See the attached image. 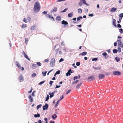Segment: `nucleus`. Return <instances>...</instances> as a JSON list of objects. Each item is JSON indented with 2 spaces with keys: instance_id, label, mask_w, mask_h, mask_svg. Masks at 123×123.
Here are the masks:
<instances>
[{
  "instance_id": "1",
  "label": "nucleus",
  "mask_w": 123,
  "mask_h": 123,
  "mask_svg": "<svg viewBox=\"0 0 123 123\" xmlns=\"http://www.w3.org/2000/svg\"><path fill=\"white\" fill-rule=\"evenodd\" d=\"M40 9V6L39 3L38 1L36 2L34 5L33 8L34 12L37 13L39 11Z\"/></svg>"
},
{
  "instance_id": "2",
  "label": "nucleus",
  "mask_w": 123,
  "mask_h": 123,
  "mask_svg": "<svg viewBox=\"0 0 123 123\" xmlns=\"http://www.w3.org/2000/svg\"><path fill=\"white\" fill-rule=\"evenodd\" d=\"M55 63V59L53 58L51 59L50 63V65L51 67H53Z\"/></svg>"
},
{
  "instance_id": "3",
  "label": "nucleus",
  "mask_w": 123,
  "mask_h": 123,
  "mask_svg": "<svg viewBox=\"0 0 123 123\" xmlns=\"http://www.w3.org/2000/svg\"><path fill=\"white\" fill-rule=\"evenodd\" d=\"M113 74L115 75H119L121 74V73L118 71H115L113 72Z\"/></svg>"
},
{
  "instance_id": "4",
  "label": "nucleus",
  "mask_w": 123,
  "mask_h": 123,
  "mask_svg": "<svg viewBox=\"0 0 123 123\" xmlns=\"http://www.w3.org/2000/svg\"><path fill=\"white\" fill-rule=\"evenodd\" d=\"M118 43V46H120L122 48L123 47V45L121 40H117Z\"/></svg>"
},
{
  "instance_id": "5",
  "label": "nucleus",
  "mask_w": 123,
  "mask_h": 123,
  "mask_svg": "<svg viewBox=\"0 0 123 123\" xmlns=\"http://www.w3.org/2000/svg\"><path fill=\"white\" fill-rule=\"evenodd\" d=\"M73 72H72L71 69H70L68 71L67 73H66V75L67 76H68L71 75V73H73Z\"/></svg>"
},
{
  "instance_id": "6",
  "label": "nucleus",
  "mask_w": 123,
  "mask_h": 123,
  "mask_svg": "<svg viewBox=\"0 0 123 123\" xmlns=\"http://www.w3.org/2000/svg\"><path fill=\"white\" fill-rule=\"evenodd\" d=\"M48 106L49 105L48 104H47L46 103L45 105L43 107V111H44L45 110H47L48 108Z\"/></svg>"
},
{
  "instance_id": "7",
  "label": "nucleus",
  "mask_w": 123,
  "mask_h": 123,
  "mask_svg": "<svg viewBox=\"0 0 123 123\" xmlns=\"http://www.w3.org/2000/svg\"><path fill=\"white\" fill-rule=\"evenodd\" d=\"M93 76L94 75H93L90 76L88 77V79L91 81L95 79Z\"/></svg>"
},
{
  "instance_id": "8",
  "label": "nucleus",
  "mask_w": 123,
  "mask_h": 123,
  "mask_svg": "<svg viewBox=\"0 0 123 123\" xmlns=\"http://www.w3.org/2000/svg\"><path fill=\"white\" fill-rule=\"evenodd\" d=\"M23 55L24 56L25 58L28 59V60L30 61V58L28 57L27 55L24 51H23Z\"/></svg>"
},
{
  "instance_id": "9",
  "label": "nucleus",
  "mask_w": 123,
  "mask_h": 123,
  "mask_svg": "<svg viewBox=\"0 0 123 123\" xmlns=\"http://www.w3.org/2000/svg\"><path fill=\"white\" fill-rule=\"evenodd\" d=\"M28 98L30 100V101L31 102H32L33 100V98L31 95H29L28 96Z\"/></svg>"
},
{
  "instance_id": "10",
  "label": "nucleus",
  "mask_w": 123,
  "mask_h": 123,
  "mask_svg": "<svg viewBox=\"0 0 123 123\" xmlns=\"http://www.w3.org/2000/svg\"><path fill=\"white\" fill-rule=\"evenodd\" d=\"M19 80L20 82H22L24 80L23 77L22 76V74L19 75Z\"/></svg>"
},
{
  "instance_id": "11",
  "label": "nucleus",
  "mask_w": 123,
  "mask_h": 123,
  "mask_svg": "<svg viewBox=\"0 0 123 123\" xmlns=\"http://www.w3.org/2000/svg\"><path fill=\"white\" fill-rule=\"evenodd\" d=\"M15 63L16 65V66L18 67L19 68H21V66L19 64L18 62L17 61H16L15 62Z\"/></svg>"
},
{
  "instance_id": "12",
  "label": "nucleus",
  "mask_w": 123,
  "mask_h": 123,
  "mask_svg": "<svg viewBox=\"0 0 123 123\" xmlns=\"http://www.w3.org/2000/svg\"><path fill=\"white\" fill-rule=\"evenodd\" d=\"M117 8L115 7H113L110 10V12H113L115 11Z\"/></svg>"
},
{
  "instance_id": "13",
  "label": "nucleus",
  "mask_w": 123,
  "mask_h": 123,
  "mask_svg": "<svg viewBox=\"0 0 123 123\" xmlns=\"http://www.w3.org/2000/svg\"><path fill=\"white\" fill-rule=\"evenodd\" d=\"M57 10V8L56 7H55L54 9L51 11V13L55 12Z\"/></svg>"
},
{
  "instance_id": "14",
  "label": "nucleus",
  "mask_w": 123,
  "mask_h": 123,
  "mask_svg": "<svg viewBox=\"0 0 123 123\" xmlns=\"http://www.w3.org/2000/svg\"><path fill=\"white\" fill-rule=\"evenodd\" d=\"M87 54V52L86 51H84L81 53H80L79 54V55L82 56H85Z\"/></svg>"
},
{
  "instance_id": "15",
  "label": "nucleus",
  "mask_w": 123,
  "mask_h": 123,
  "mask_svg": "<svg viewBox=\"0 0 123 123\" xmlns=\"http://www.w3.org/2000/svg\"><path fill=\"white\" fill-rule=\"evenodd\" d=\"M80 1L82 2V3L87 6H89V4L86 3L85 0H80Z\"/></svg>"
},
{
  "instance_id": "16",
  "label": "nucleus",
  "mask_w": 123,
  "mask_h": 123,
  "mask_svg": "<svg viewBox=\"0 0 123 123\" xmlns=\"http://www.w3.org/2000/svg\"><path fill=\"white\" fill-rule=\"evenodd\" d=\"M105 77V75L102 74H100L99 76V78L100 79H103Z\"/></svg>"
},
{
  "instance_id": "17",
  "label": "nucleus",
  "mask_w": 123,
  "mask_h": 123,
  "mask_svg": "<svg viewBox=\"0 0 123 123\" xmlns=\"http://www.w3.org/2000/svg\"><path fill=\"white\" fill-rule=\"evenodd\" d=\"M57 116L55 114H54L52 116V118L54 120H55L57 117Z\"/></svg>"
},
{
  "instance_id": "18",
  "label": "nucleus",
  "mask_w": 123,
  "mask_h": 123,
  "mask_svg": "<svg viewBox=\"0 0 123 123\" xmlns=\"http://www.w3.org/2000/svg\"><path fill=\"white\" fill-rule=\"evenodd\" d=\"M62 24L63 25H67L68 24V23L67 21L63 20L62 22Z\"/></svg>"
},
{
  "instance_id": "19",
  "label": "nucleus",
  "mask_w": 123,
  "mask_h": 123,
  "mask_svg": "<svg viewBox=\"0 0 123 123\" xmlns=\"http://www.w3.org/2000/svg\"><path fill=\"white\" fill-rule=\"evenodd\" d=\"M82 84V83H78L76 87V88L77 89H79L81 86Z\"/></svg>"
},
{
  "instance_id": "20",
  "label": "nucleus",
  "mask_w": 123,
  "mask_h": 123,
  "mask_svg": "<svg viewBox=\"0 0 123 123\" xmlns=\"http://www.w3.org/2000/svg\"><path fill=\"white\" fill-rule=\"evenodd\" d=\"M92 68L95 69L96 70H100L101 68V67L99 66L97 67H95L94 66H93Z\"/></svg>"
},
{
  "instance_id": "21",
  "label": "nucleus",
  "mask_w": 123,
  "mask_h": 123,
  "mask_svg": "<svg viewBox=\"0 0 123 123\" xmlns=\"http://www.w3.org/2000/svg\"><path fill=\"white\" fill-rule=\"evenodd\" d=\"M40 115L38 113H37V114H35L34 115V117L36 118L39 117H40Z\"/></svg>"
},
{
  "instance_id": "22",
  "label": "nucleus",
  "mask_w": 123,
  "mask_h": 123,
  "mask_svg": "<svg viewBox=\"0 0 123 123\" xmlns=\"http://www.w3.org/2000/svg\"><path fill=\"white\" fill-rule=\"evenodd\" d=\"M116 20L114 19H113V24L115 27H117V26L116 24Z\"/></svg>"
},
{
  "instance_id": "23",
  "label": "nucleus",
  "mask_w": 123,
  "mask_h": 123,
  "mask_svg": "<svg viewBox=\"0 0 123 123\" xmlns=\"http://www.w3.org/2000/svg\"><path fill=\"white\" fill-rule=\"evenodd\" d=\"M49 94L50 95V98H51L54 96V93L52 92V93L49 92Z\"/></svg>"
},
{
  "instance_id": "24",
  "label": "nucleus",
  "mask_w": 123,
  "mask_h": 123,
  "mask_svg": "<svg viewBox=\"0 0 123 123\" xmlns=\"http://www.w3.org/2000/svg\"><path fill=\"white\" fill-rule=\"evenodd\" d=\"M47 72V71H45L44 72L43 71L42 72V74L44 76H45L46 75V74Z\"/></svg>"
},
{
  "instance_id": "25",
  "label": "nucleus",
  "mask_w": 123,
  "mask_h": 123,
  "mask_svg": "<svg viewBox=\"0 0 123 123\" xmlns=\"http://www.w3.org/2000/svg\"><path fill=\"white\" fill-rule=\"evenodd\" d=\"M82 19V17L81 16H80L77 18V21H79L80 19Z\"/></svg>"
},
{
  "instance_id": "26",
  "label": "nucleus",
  "mask_w": 123,
  "mask_h": 123,
  "mask_svg": "<svg viewBox=\"0 0 123 123\" xmlns=\"http://www.w3.org/2000/svg\"><path fill=\"white\" fill-rule=\"evenodd\" d=\"M56 19L59 21H60L61 19V17L60 16H58L56 17Z\"/></svg>"
},
{
  "instance_id": "27",
  "label": "nucleus",
  "mask_w": 123,
  "mask_h": 123,
  "mask_svg": "<svg viewBox=\"0 0 123 123\" xmlns=\"http://www.w3.org/2000/svg\"><path fill=\"white\" fill-rule=\"evenodd\" d=\"M36 26L34 25L31 27L30 29L31 30H33L36 29Z\"/></svg>"
},
{
  "instance_id": "28",
  "label": "nucleus",
  "mask_w": 123,
  "mask_h": 123,
  "mask_svg": "<svg viewBox=\"0 0 123 123\" xmlns=\"http://www.w3.org/2000/svg\"><path fill=\"white\" fill-rule=\"evenodd\" d=\"M73 15V13L71 12L70 13H69L68 14V16L69 17H71Z\"/></svg>"
},
{
  "instance_id": "29",
  "label": "nucleus",
  "mask_w": 123,
  "mask_h": 123,
  "mask_svg": "<svg viewBox=\"0 0 123 123\" xmlns=\"http://www.w3.org/2000/svg\"><path fill=\"white\" fill-rule=\"evenodd\" d=\"M115 59L117 62H118L120 61V59L118 57H116Z\"/></svg>"
},
{
  "instance_id": "30",
  "label": "nucleus",
  "mask_w": 123,
  "mask_h": 123,
  "mask_svg": "<svg viewBox=\"0 0 123 123\" xmlns=\"http://www.w3.org/2000/svg\"><path fill=\"white\" fill-rule=\"evenodd\" d=\"M78 12L80 14L82 12V10L81 9L79 8L78 10Z\"/></svg>"
},
{
  "instance_id": "31",
  "label": "nucleus",
  "mask_w": 123,
  "mask_h": 123,
  "mask_svg": "<svg viewBox=\"0 0 123 123\" xmlns=\"http://www.w3.org/2000/svg\"><path fill=\"white\" fill-rule=\"evenodd\" d=\"M32 67L33 69H35L37 67L36 65L35 64H32Z\"/></svg>"
},
{
  "instance_id": "32",
  "label": "nucleus",
  "mask_w": 123,
  "mask_h": 123,
  "mask_svg": "<svg viewBox=\"0 0 123 123\" xmlns=\"http://www.w3.org/2000/svg\"><path fill=\"white\" fill-rule=\"evenodd\" d=\"M67 8L65 9L64 10L60 11L61 13H64L65 12L68 10Z\"/></svg>"
},
{
  "instance_id": "33",
  "label": "nucleus",
  "mask_w": 123,
  "mask_h": 123,
  "mask_svg": "<svg viewBox=\"0 0 123 123\" xmlns=\"http://www.w3.org/2000/svg\"><path fill=\"white\" fill-rule=\"evenodd\" d=\"M118 51V50L117 49H114L113 50V53H116Z\"/></svg>"
},
{
  "instance_id": "34",
  "label": "nucleus",
  "mask_w": 123,
  "mask_h": 123,
  "mask_svg": "<svg viewBox=\"0 0 123 123\" xmlns=\"http://www.w3.org/2000/svg\"><path fill=\"white\" fill-rule=\"evenodd\" d=\"M60 100H58L56 103L55 105V107H57L58 105V104L60 102Z\"/></svg>"
},
{
  "instance_id": "35",
  "label": "nucleus",
  "mask_w": 123,
  "mask_h": 123,
  "mask_svg": "<svg viewBox=\"0 0 123 123\" xmlns=\"http://www.w3.org/2000/svg\"><path fill=\"white\" fill-rule=\"evenodd\" d=\"M42 105L41 104H40L39 105H37V109H38L39 108H40L42 106Z\"/></svg>"
},
{
  "instance_id": "36",
  "label": "nucleus",
  "mask_w": 123,
  "mask_h": 123,
  "mask_svg": "<svg viewBox=\"0 0 123 123\" xmlns=\"http://www.w3.org/2000/svg\"><path fill=\"white\" fill-rule=\"evenodd\" d=\"M49 99V96L48 95H47V97H46L45 101H47Z\"/></svg>"
},
{
  "instance_id": "37",
  "label": "nucleus",
  "mask_w": 123,
  "mask_h": 123,
  "mask_svg": "<svg viewBox=\"0 0 123 123\" xmlns=\"http://www.w3.org/2000/svg\"><path fill=\"white\" fill-rule=\"evenodd\" d=\"M47 17H48V18L49 19H51V17H52V15H49V14H48L47 15Z\"/></svg>"
},
{
  "instance_id": "38",
  "label": "nucleus",
  "mask_w": 123,
  "mask_h": 123,
  "mask_svg": "<svg viewBox=\"0 0 123 123\" xmlns=\"http://www.w3.org/2000/svg\"><path fill=\"white\" fill-rule=\"evenodd\" d=\"M36 64L38 66H41L42 64L40 62H37L36 63Z\"/></svg>"
},
{
  "instance_id": "39",
  "label": "nucleus",
  "mask_w": 123,
  "mask_h": 123,
  "mask_svg": "<svg viewBox=\"0 0 123 123\" xmlns=\"http://www.w3.org/2000/svg\"><path fill=\"white\" fill-rule=\"evenodd\" d=\"M36 76V74L35 73H33L32 74V77H35Z\"/></svg>"
},
{
  "instance_id": "40",
  "label": "nucleus",
  "mask_w": 123,
  "mask_h": 123,
  "mask_svg": "<svg viewBox=\"0 0 123 123\" xmlns=\"http://www.w3.org/2000/svg\"><path fill=\"white\" fill-rule=\"evenodd\" d=\"M79 80H77L75 81H73V82L72 84H74L77 83L78 82Z\"/></svg>"
},
{
  "instance_id": "41",
  "label": "nucleus",
  "mask_w": 123,
  "mask_h": 123,
  "mask_svg": "<svg viewBox=\"0 0 123 123\" xmlns=\"http://www.w3.org/2000/svg\"><path fill=\"white\" fill-rule=\"evenodd\" d=\"M76 64L77 66H79L80 65V63L79 62H76Z\"/></svg>"
},
{
  "instance_id": "42",
  "label": "nucleus",
  "mask_w": 123,
  "mask_h": 123,
  "mask_svg": "<svg viewBox=\"0 0 123 123\" xmlns=\"http://www.w3.org/2000/svg\"><path fill=\"white\" fill-rule=\"evenodd\" d=\"M57 0V1L55 3H57V2H61L63 1H64L66 0Z\"/></svg>"
},
{
  "instance_id": "43",
  "label": "nucleus",
  "mask_w": 123,
  "mask_h": 123,
  "mask_svg": "<svg viewBox=\"0 0 123 123\" xmlns=\"http://www.w3.org/2000/svg\"><path fill=\"white\" fill-rule=\"evenodd\" d=\"M60 70L57 71L55 73V74H60Z\"/></svg>"
},
{
  "instance_id": "44",
  "label": "nucleus",
  "mask_w": 123,
  "mask_h": 123,
  "mask_svg": "<svg viewBox=\"0 0 123 123\" xmlns=\"http://www.w3.org/2000/svg\"><path fill=\"white\" fill-rule=\"evenodd\" d=\"M119 17H120V18H122L123 17V13H121L119 15Z\"/></svg>"
},
{
  "instance_id": "45",
  "label": "nucleus",
  "mask_w": 123,
  "mask_h": 123,
  "mask_svg": "<svg viewBox=\"0 0 123 123\" xmlns=\"http://www.w3.org/2000/svg\"><path fill=\"white\" fill-rule=\"evenodd\" d=\"M102 54L104 56H106L107 55V53L106 52H104Z\"/></svg>"
},
{
  "instance_id": "46",
  "label": "nucleus",
  "mask_w": 123,
  "mask_h": 123,
  "mask_svg": "<svg viewBox=\"0 0 123 123\" xmlns=\"http://www.w3.org/2000/svg\"><path fill=\"white\" fill-rule=\"evenodd\" d=\"M119 31L121 33H122L123 32V30L122 29L120 28L119 29Z\"/></svg>"
},
{
  "instance_id": "47",
  "label": "nucleus",
  "mask_w": 123,
  "mask_h": 123,
  "mask_svg": "<svg viewBox=\"0 0 123 123\" xmlns=\"http://www.w3.org/2000/svg\"><path fill=\"white\" fill-rule=\"evenodd\" d=\"M121 19H122V18H119V20L117 21V23H120V22L121 21Z\"/></svg>"
},
{
  "instance_id": "48",
  "label": "nucleus",
  "mask_w": 123,
  "mask_h": 123,
  "mask_svg": "<svg viewBox=\"0 0 123 123\" xmlns=\"http://www.w3.org/2000/svg\"><path fill=\"white\" fill-rule=\"evenodd\" d=\"M71 91V90L70 89H69L68 90V91H67L66 94H68L69 93H70V92Z\"/></svg>"
},
{
  "instance_id": "49",
  "label": "nucleus",
  "mask_w": 123,
  "mask_h": 123,
  "mask_svg": "<svg viewBox=\"0 0 123 123\" xmlns=\"http://www.w3.org/2000/svg\"><path fill=\"white\" fill-rule=\"evenodd\" d=\"M78 78V76H74L73 78V80H75L76 79H77Z\"/></svg>"
},
{
  "instance_id": "50",
  "label": "nucleus",
  "mask_w": 123,
  "mask_h": 123,
  "mask_svg": "<svg viewBox=\"0 0 123 123\" xmlns=\"http://www.w3.org/2000/svg\"><path fill=\"white\" fill-rule=\"evenodd\" d=\"M61 87L60 85H56V87L55 88V89L57 88H59Z\"/></svg>"
},
{
  "instance_id": "51",
  "label": "nucleus",
  "mask_w": 123,
  "mask_h": 123,
  "mask_svg": "<svg viewBox=\"0 0 123 123\" xmlns=\"http://www.w3.org/2000/svg\"><path fill=\"white\" fill-rule=\"evenodd\" d=\"M26 25H24V24H23L22 25V28H25L26 27Z\"/></svg>"
},
{
  "instance_id": "52",
  "label": "nucleus",
  "mask_w": 123,
  "mask_h": 123,
  "mask_svg": "<svg viewBox=\"0 0 123 123\" xmlns=\"http://www.w3.org/2000/svg\"><path fill=\"white\" fill-rule=\"evenodd\" d=\"M64 60V59L62 58H61L60 59L59 61V62H62Z\"/></svg>"
},
{
  "instance_id": "53",
  "label": "nucleus",
  "mask_w": 123,
  "mask_h": 123,
  "mask_svg": "<svg viewBox=\"0 0 123 123\" xmlns=\"http://www.w3.org/2000/svg\"><path fill=\"white\" fill-rule=\"evenodd\" d=\"M98 59L97 58H93L92 59V61H96L98 60Z\"/></svg>"
},
{
  "instance_id": "54",
  "label": "nucleus",
  "mask_w": 123,
  "mask_h": 123,
  "mask_svg": "<svg viewBox=\"0 0 123 123\" xmlns=\"http://www.w3.org/2000/svg\"><path fill=\"white\" fill-rule=\"evenodd\" d=\"M28 41V39L27 38H26L25 39V43H27V42Z\"/></svg>"
},
{
  "instance_id": "55",
  "label": "nucleus",
  "mask_w": 123,
  "mask_h": 123,
  "mask_svg": "<svg viewBox=\"0 0 123 123\" xmlns=\"http://www.w3.org/2000/svg\"><path fill=\"white\" fill-rule=\"evenodd\" d=\"M42 13L43 14H44V15H45V14H46L47 13V12L46 11H44L43 12H42Z\"/></svg>"
},
{
  "instance_id": "56",
  "label": "nucleus",
  "mask_w": 123,
  "mask_h": 123,
  "mask_svg": "<svg viewBox=\"0 0 123 123\" xmlns=\"http://www.w3.org/2000/svg\"><path fill=\"white\" fill-rule=\"evenodd\" d=\"M45 82V81H42L39 83V84L40 85H41L44 83Z\"/></svg>"
},
{
  "instance_id": "57",
  "label": "nucleus",
  "mask_w": 123,
  "mask_h": 123,
  "mask_svg": "<svg viewBox=\"0 0 123 123\" xmlns=\"http://www.w3.org/2000/svg\"><path fill=\"white\" fill-rule=\"evenodd\" d=\"M32 90H33V89L31 87V90H30L28 92V93H31L32 91Z\"/></svg>"
},
{
  "instance_id": "58",
  "label": "nucleus",
  "mask_w": 123,
  "mask_h": 123,
  "mask_svg": "<svg viewBox=\"0 0 123 123\" xmlns=\"http://www.w3.org/2000/svg\"><path fill=\"white\" fill-rule=\"evenodd\" d=\"M64 98V96L62 95V96L60 97V101L62 100Z\"/></svg>"
},
{
  "instance_id": "59",
  "label": "nucleus",
  "mask_w": 123,
  "mask_h": 123,
  "mask_svg": "<svg viewBox=\"0 0 123 123\" xmlns=\"http://www.w3.org/2000/svg\"><path fill=\"white\" fill-rule=\"evenodd\" d=\"M117 27L119 28H121V25L119 24H117Z\"/></svg>"
},
{
  "instance_id": "60",
  "label": "nucleus",
  "mask_w": 123,
  "mask_h": 123,
  "mask_svg": "<svg viewBox=\"0 0 123 123\" xmlns=\"http://www.w3.org/2000/svg\"><path fill=\"white\" fill-rule=\"evenodd\" d=\"M53 82V81H50L49 82V84L50 85V86H51V85L52 84V83Z\"/></svg>"
},
{
  "instance_id": "61",
  "label": "nucleus",
  "mask_w": 123,
  "mask_h": 123,
  "mask_svg": "<svg viewBox=\"0 0 123 123\" xmlns=\"http://www.w3.org/2000/svg\"><path fill=\"white\" fill-rule=\"evenodd\" d=\"M88 16L89 17H92L94 16V15L93 14H90L88 15Z\"/></svg>"
},
{
  "instance_id": "62",
  "label": "nucleus",
  "mask_w": 123,
  "mask_h": 123,
  "mask_svg": "<svg viewBox=\"0 0 123 123\" xmlns=\"http://www.w3.org/2000/svg\"><path fill=\"white\" fill-rule=\"evenodd\" d=\"M23 21L26 23H27V21L26 20V18H24Z\"/></svg>"
},
{
  "instance_id": "63",
  "label": "nucleus",
  "mask_w": 123,
  "mask_h": 123,
  "mask_svg": "<svg viewBox=\"0 0 123 123\" xmlns=\"http://www.w3.org/2000/svg\"><path fill=\"white\" fill-rule=\"evenodd\" d=\"M118 49L119 50V52H121V48L120 47H118Z\"/></svg>"
},
{
  "instance_id": "64",
  "label": "nucleus",
  "mask_w": 123,
  "mask_h": 123,
  "mask_svg": "<svg viewBox=\"0 0 123 123\" xmlns=\"http://www.w3.org/2000/svg\"><path fill=\"white\" fill-rule=\"evenodd\" d=\"M114 45L115 46H116L117 45V43L116 42H115L114 43Z\"/></svg>"
}]
</instances>
